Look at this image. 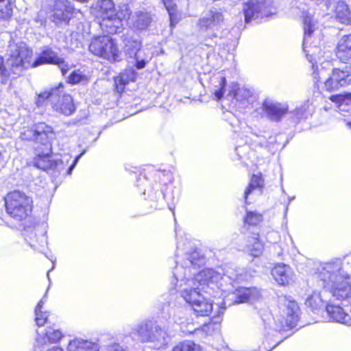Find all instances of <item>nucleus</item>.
Masks as SVG:
<instances>
[{"mask_svg": "<svg viewBox=\"0 0 351 351\" xmlns=\"http://www.w3.org/2000/svg\"><path fill=\"white\" fill-rule=\"evenodd\" d=\"M84 152H82L80 155H79L78 156H77L75 158V159L74 160L73 164L69 167L68 170H67V173L69 175H70L73 171V169H74L75 166L76 165V164L77 163L79 159L80 158V157L84 154Z\"/></svg>", "mask_w": 351, "mask_h": 351, "instance_id": "nucleus-47", "label": "nucleus"}, {"mask_svg": "<svg viewBox=\"0 0 351 351\" xmlns=\"http://www.w3.org/2000/svg\"><path fill=\"white\" fill-rule=\"evenodd\" d=\"M204 264V258L196 250L191 253H186L182 263H177L173 269L174 279L171 281L176 288L180 292L181 296L189 304L194 312L199 316H207L213 311V306L204 293L216 298L219 293L207 287V284L202 285L191 276L197 269Z\"/></svg>", "mask_w": 351, "mask_h": 351, "instance_id": "nucleus-1", "label": "nucleus"}, {"mask_svg": "<svg viewBox=\"0 0 351 351\" xmlns=\"http://www.w3.org/2000/svg\"><path fill=\"white\" fill-rule=\"evenodd\" d=\"M271 275L280 285H287L293 281L294 273L292 269L285 264H278L271 269Z\"/></svg>", "mask_w": 351, "mask_h": 351, "instance_id": "nucleus-17", "label": "nucleus"}, {"mask_svg": "<svg viewBox=\"0 0 351 351\" xmlns=\"http://www.w3.org/2000/svg\"><path fill=\"white\" fill-rule=\"evenodd\" d=\"M287 210H288V207L287 206L286 209H285V214L287 213Z\"/></svg>", "mask_w": 351, "mask_h": 351, "instance_id": "nucleus-53", "label": "nucleus"}, {"mask_svg": "<svg viewBox=\"0 0 351 351\" xmlns=\"http://www.w3.org/2000/svg\"><path fill=\"white\" fill-rule=\"evenodd\" d=\"M49 271H48V272H47V277H48L49 279Z\"/></svg>", "mask_w": 351, "mask_h": 351, "instance_id": "nucleus-52", "label": "nucleus"}, {"mask_svg": "<svg viewBox=\"0 0 351 351\" xmlns=\"http://www.w3.org/2000/svg\"><path fill=\"white\" fill-rule=\"evenodd\" d=\"M134 331L138 335L141 341L152 343L156 349L165 348L170 340L165 329L150 321L140 324Z\"/></svg>", "mask_w": 351, "mask_h": 351, "instance_id": "nucleus-8", "label": "nucleus"}, {"mask_svg": "<svg viewBox=\"0 0 351 351\" xmlns=\"http://www.w3.org/2000/svg\"><path fill=\"white\" fill-rule=\"evenodd\" d=\"M252 94L253 90L250 88L245 86L239 87L237 83H232L231 85L230 95H232L238 101L247 99L252 97Z\"/></svg>", "mask_w": 351, "mask_h": 351, "instance_id": "nucleus-29", "label": "nucleus"}, {"mask_svg": "<svg viewBox=\"0 0 351 351\" xmlns=\"http://www.w3.org/2000/svg\"><path fill=\"white\" fill-rule=\"evenodd\" d=\"M263 219L262 215L256 211H247L245 218V223L249 226H256Z\"/></svg>", "mask_w": 351, "mask_h": 351, "instance_id": "nucleus-36", "label": "nucleus"}, {"mask_svg": "<svg viewBox=\"0 0 351 351\" xmlns=\"http://www.w3.org/2000/svg\"><path fill=\"white\" fill-rule=\"evenodd\" d=\"M326 309L328 315L333 321L351 326V306L343 309L339 306L328 304Z\"/></svg>", "mask_w": 351, "mask_h": 351, "instance_id": "nucleus-18", "label": "nucleus"}, {"mask_svg": "<svg viewBox=\"0 0 351 351\" xmlns=\"http://www.w3.org/2000/svg\"><path fill=\"white\" fill-rule=\"evenodd\" d=\"M95 10L100 27L108 34L117 33L122 25V21L130 15L127 5L119 7V10L117 11L112 0L98 1Z\"/></svg>", "mask_w": 351, "mask_h": 351, "instance_id": "nucleus-5", "label": "nucleus"}, {"mask_svg": "<svg viewBox=\"0 0 351 351\" xmlns=\"http://www.w3.org/2000/svg\"><path fill=\"white\" fill-rule=\"evenodd\" d=\"M169 313L170 315L173 316V319L176 323L182 324L184 322V313L180 308H172Z\"/></svg>", "mask_w": 351, "mask_h": 351, "instance_id": "nucleus-41", "label": "nucleus"}, {"mask_svg": "<svg viewBox=\"0 0 351 351\" xmlns=\"http://www.w3.org/2000/svg\"><path fill=\"white\" fill-rule=\"evenodd\" d=\"M243 280L242 274L232 267L217 269L207 268L196 274V280L200 284H207L208 288L218 291L219 296H223L222 302L217 304V310L213 317L219 319L227 306L252 302L261 298V291L256 287H239L233 290V283Z\"/></svg>", "mask_w": 351, "mask_h": 351, "instance_id": "nucleus-2", "label": "nucleus"}, {"mask_svg": "<svg viewBox=\"0 0 351 351\" xmlns=\"http://www.w3.org/2000/svg\"><path fill=\"white\" fill-rule=\"evenodd\" d=\"M217 80L220 86V88L214 90V95L217 100L222 98L224 94V88L226 83V77L221 75L217 77Z\"/></svg>", "mask_w": 351, "mask_h": 351, "instance_id": "nucleus-39", "label": "nucleus"}, {"mask_svg": "<svg viewBox=\"0 0 351 351\" xmlns=\"http://www.w3.org/2000/svg\"><path fill=\"white\" fill-rule=\"evenodd\" d=\"M337 17L342 23H348L351 21V12L344 2H339L336 8Z\"/></svg>", "mask_w": 351, "mask_h": 351, "instance_id": "nucleus-32", "label": "nucleus"}, {"mask_svg": "<svg viewBox=\"0 0 351 351\" xmlns=\"http://www.w3.org/2000/svg\"><path fill=\"white\" fill-rule=\"evenodd\" d=\"M108 351H125L119 344L112 343L108 346Z\"/></svg>", "mask_w": 351, "mask_h": 351, "instance_id": "nucleus-46", "label": "nucleus"}, {"mask_svg": "<svg viewBox=\"0 0 351 351\" xmlns=\"http://www.w3.org/2000/svg\"><path fill=\"white\" fill-rule=\"evenodd\" d=\"M68 351H99L97 343L76 338L69 341Z\"/></svg>", "mask_w": 351, "mask_h": 351, "instance_id": "nucleus-23", "label": "nucleus"}, {"mask_svg": "<svg viewBox=\"0 0 351 351\" xmlns=\"http://www.w3.org/2000/svg\"><path fill=\"white\" fill-rule=\"evenodd\" d=\"M55 132L51 126L45 123H38L29 128H23L20 138L23 141H34L41 147H36V156L34 159V166L44 171L49 169L60 172L64 168L61 160H51V141L55 138Z\"/></svg>", "mask_w": 351, "mask_h": 351, "instance_id": "nucleus-3", "label": "nucleus"}, {"mask_svg": "<svg viewBox=\"0 0 351 351\" xmlns=\"http://www.w3.org/2000/svg\"><path fill=\"white\" fill-rule=\"evenodd\" d=\"M58 94V88H56L44 91L37 95L35 103L38 107H40L43 106L45 101L48 99L52 104L53 100L57 97Z\"/></svg>", "mask_w": 351, "mask_h": 351, "instance_id": "nucleus-31", "label": "nucleus"}, {"mask_svg": "<svg viewBox=\"0 0 351 351\" xmlns=\"http://www.w3.org/2000/svg\"><path fill=\"white\" fill-rule=\"evenodd\" d=\"M4 199L7 213L16 221H22L32 212L33 200L23 192L11 191Z\"/></svg>", "mask_w": 351, "mask_h": 351, "instance_id": "nucleus-6", "label": "nucleus"}, {"mask_svg": "<svg viewBox=\"0 0 351 351\" xmlns=\"http://www.w3.org/2000/svg\"><path fill=\"white\" fill-rule=\"evenodd\" d=\"M165 6L166 7L167 10L169 12V17H170V21H171V26L173 27L176 24V22L174 21L173 19V4L172 3L171 0H162Z\"/></svg>", "mask_w": 351, "mask_h": 351, "instance_id": "nucleus-43", "label": "nucleus"}, {"mask_svg": "<svg viewBox=\"0 0 351 351\" xmlns=\"http://www.w3.org/2000/svg\"><path fill=\"white\" fill-rule=\"evenodd\" d=\"M56 88H58V94L52 104L53 110L65 116L73 114L76 110V107L72 97L64 92L62 86L60 85Z\"/></svg>", "mask_w": 351, "mask_h": 351, "instance_id": "nucleus-16", "label": "nucleus"}, {"mask_svg": "<svg viewBox=\"0 0 351 351\" xmlns=\"http://www.w3.org/2000/svg\"><path fill=\"white\" fill-rule=\"evenodd\" d=\"M264 180L261 175H253L251 178L248 186L246 188L243 194L245 204L250 203L248 202V198L250 195H254L255 194L260 195L262 192Z\"/></svg>", "mask_w": 351, "mask_h": 351, "instance_id": "nucleus-25", "label": "nucleus"}, {"mask_svg": "<svg viewBox=\"0 0 351 351\" xmlns=\"http://www.w3.org/2000/svg\"><path fill=\"white\" fill-rule=\"evenodd\" d=\"M47 301L46 294L43 298L38 302L34 309L35 314V322L38 327L43 326L47 323L48 317L49 316V312L43 311V304Z\"/></svg>", "mask_w": 351, "mask_h": 351, "instance_id": "nucleus-28", "label": "nucleus"}, {"mask_svg": "<svg viewBox=\"0 0 351 351\" xmlns=\"http://www.w3.org/2000/svg\"><path fill=\"white\" fill-rule=\"evenodd\" d=\"M351 84V65L334 68L330 77L324 82V86L328 91H335L341 87Z\"/></svg>", "mask_w": 351, "mask_h": 351, "instance_id": "nucleus-13", "label": "nucleus"}, {"mask_svg": "<svg viewBox=\"0 0 351 351\" xmlns=\"http://www.w3.org/2000/svg\"><path fill=\"white\" fill-rule=\"evenodd\" d=\"M141 48V43L138 40H128L125 44L126 51L130 57L142 53Z\"/></svg>", "mask_w": 351, "mask_h": 351, "instance_id": "nucleus-35", "label": "nucleus"}, {"mask_svg": "<svg viewBox=\"0 0 351 351\" xmlns=\"http://www.w3.org/2000/svg\"><path fill=\"white\" fill-rule=\"evenodd\" d=\"M318 29V23L313 16L306 14L304 16V40L303 50L306 52V56L308 61L312 64V68L314 70L313 75L314 78L319 80V73L316 72L317 69V52L320 53V50L316 46H311V38L315 31Z\"/></svg>", "mask_w": 351, "mask_h": 351, "instance_id": "nucleus-10", "label": "nucleus"}, {"mask_svg": "<svg viewBox=\"0 0 351 351\" xmlns=\"http://www.w3.org/2000/svg\"><path fill=\"white\" fill-rule=\"evenodd\" d=\"M47 351H64V350L60 347L54 346L51 349L48 350Z\"/></svg>", "mask_w": 351, "mask_h": 351, "instance_id": "nucleus-49", "label": "nucleus"}, {"mask_svg": "<svg viewBox=\"0 0 351 351\" xmlns=\"http://www.w3.org/2000/svg\"><path fill=\"white\" fill-rule=\"evenodd\" d=\"M245 23L262 19L275 13L271 0H245L242 8Z\"/></svg>", "mask_w": 351, "mask_h": 351, "instance_id": "nucleus-11", "label": "nucleus"}, {"mask_svg": "<svg viewBox=\"0 0 351 351\" xmlns=\"http://www.w3.org/2000/svg\"><path fill=\"white\" fill-rule=\"evenodd\" d=\"M348 125L351 126V123H348Z\"/></svg>", "mask_w": 351, "mask_h": 351, "instance_id": "nucleus-54", "label": "nucleus"}, {"mask_svg": "<svg viewBox=\"0 0 351 351\" xmlns=\"http://www.w3.org/2000/svg\"><path fill=\"white\" fill-rule=\"evenodd\" d=\"M37 333L38 336L36 338L35 346L38 348H43L47 343H57L62 337V332L52 327H49L44 333L39 332Z\"/></svg>", "mask_w": 351, "mask_h": 351, "instance_id": "nucleus-21", "label": "nucleus"}, {"mask_svg": "<svg viewBox=\"0 0 351 351\" xmlns=\"http://www.w3.org/2000/svg\"><path fill=\"white\" fill-rule=\"evenodd\" d=\"M134 58L136 60L135 66L138 69L144 68L148 62L147 60L142 58L141 53H138L136 56H134Z\"/></svg>", "mask_w": 351, "mask_h": 351, "instance_id": "nucleus-45", "label": "nucleus"}, {"mask_svg": "<svg viewBox=\"0 0 351 351\" xmlns=\"http://www.w3.org/2000/svg\"><path fill=\"white\" fill-rule=\"evenodd\" d=\"M172 351H202V349L199 344L186 340L175 346Z\"/></svg>", "mask_w": 351, "mask_h": 351, "instance_id": "nucleus-34", "label": "nucleus"}, {"mask_svg": "<svg viewBox=\"0 0 351 351\" xmlns=\"http://www.w3.org/2000/svg\"><path fill=\"white\" fill-rule=\"evenodd\" d=\"M300 308L295 301H288L286 304V317L285 321L278 320V322L273 323L274 319H269L265 323V331L267 340H269V336L274 337L276 334L286 328H292L296 326L299 320Z\"/></svg>", "mask_w": 351, "mask_h": 351, "instance_id": "nucleus-9", "label": "nucleus"}, {"mask_svg": "<svg viewBox=\"0 0 351 351\" xmlns=\"http://www.w3.org/2000/svg\"><path fill=\"white\" fill-rule=\"evenodd\" d=\"M0 75L2 84L6 83L10 75V71L4 66L3 58L1 56H0Z\"/></svg>", "mask_w": 351, "mask_h": 351, "instance_id": "nucleus-40", "label": "nucleus"}, {"mask_svg": "<svg viewBox=\"0 0 351 351\" xmlns=\"http://www.w3.org/2000/svg\"><path fill=\"white\" fill-rule=\"evenodd\" d=\"M263 250V244L258 239V235L254 234L251 240L248 241L246 246V250L254 257L260 256Z\"/></svg>", "mask_w": 351, "mask_h": 351, "instance_id": "nucleus-30", "label": "nucleus"}, {"mask_svg": "<svg viewBox=\"0 0 351 351\" xmlns=\"http://www.w3.org/2000/svg\"><path fill=\"white\" fill-rule=\"evenodd\" d=\"M60 58L56 51L52 50L51 48L47 47L44 49L40 56L33 62L32 66L36 67L43 64H56Z\"/></svg>", "mask_w": 351, "mask_h": 351, "instance_id": "nucleus-27", "label": "nucleus"}, {"mask_svg": "<svg viewBox=\"0 0 351 351\" xmlns=\"http://www.w3.org/2000/svg\"><path fill=\"white\" fill-rule=\"evenodd\" d=\"M223 21V16L217 9H211L199 19L200 28L213 29L219 25Z\"/></svg>", "mask_w": 351, "mask_h": 351, "instance_id": "nucleus-20", "label": "nucleus"}, {"mask_svg": "<svg viewBox=\"0 0 351 351\" xmlns=\"http://www.w3.org/2000/svg\"><path fill=\"white\" fill-rule=\"evenodd\" d=\"M315 280H319L318 287H322L326 292L339 300L351 298V275L343 269L339 259L322 263L314 274Z\"/></svg>", "mask_w": 351, "mask_h": 351, "instance_id": "nucleus-4", "label": "nucleus"}, {"mask_svg": "<svg viewBox=\"0 0 351 351\" xmlns=\"http://www.w3.org/2000/svg\"><path fill=\"white\" fill-rule=\"evenodd\" d=\"M330 99L336 104L339 112H349L351 110V93L333 95L330 97Z\"/></svg>", "mask_w": 351, "mask_h": 351, "instance_id": "nucleus-26", "label": "nucleus"}, {"mask_svg": "<svg viewBox=\"0 0 351 351\" xmlns=\"http://www.w3.org/2000/svg\"><path fill=\"white\" fill-rule=\"evenodd\" d=\"M87 80L86 75L79 70L73 71L68 77V82L72 84L86 82Z\"/></svg>", "mask_w": 351, "mask_h": 351, "instance_id": "nucleus-37", "label": "nucleus"}, {"mask_svg": "<svg viewBox=\"0 0 351 351\" xmlns=\"http://www.w3.org/2000/svg\"><path fill=\"white\" fill-rule=\"evenodd\" d=\"M49 7L52 12L51 19L58 25L68 23L74 10L68 0H50Z\"/></svg>", "mask_w": 351, "mask_h": 351, "instance_id": "nucleus-14", "label": "nucleus"}, {"mask_svg": "<svg viewBox=\"0 0 351 351\" xmlns=\"http://www.w3.org/2000/svg\"><path fill=\"white\" fill-rule=\"evenodd\" d=\"M132 26L140 30L146 29L152 22V17L148 12L143 11L135 12L128 17Z\"/></svg>", "mask_w": 351, "mask_h": 351, "instance_id": "nucleus-22", "label": "nucleus"}, {"mask_svg": "<svg viewBox=\"0 0 351 351\" xmlns=\"http://www.w3.org/2000/svg\"><path fill=\"white\" fill-rule=\"evenodd\" d=\"M335 54L343 63L351 60V34L344 35L338 40Z\"/></svg>", "mask_w": 351, "mask_h": 351, "instance_id": "nucleus-19", "label": "nucleus"}, {"mask_svg": "<svg viewBox=\"0 0 351 351\" xmlns=\"http://www.w3.org/2000/svg\"><path fill=\"white\" fill-rule=\"evenodd\" d=\"M261 109L265 116L271 121L279 122L288 112L289 106L287 103H280L270 99L263 101Z\"/></svg>", "mask_w": 351, "mask_h": 351, "instance_id": "nucleus-15", "label": "nucleus"}, {"mask_svg": "<svg viewBox=\"0 0 351 351\" xmlns=\"http://www.w3.org/2000/svg\"><path fill=\"white\" fill-rule=\"evenodd\" d=\"M89 51L93 55L108 60L117 61L119 58L117 45L108 36L93 38L89 45Z\"/></svg>", "mask_w": 351, "mask_h": 351, "instance_id": "nucleus-12", "label": "nucleus"}, {"mask_svg": "<svg viewBox=\"0 0 351 351\" xmlns=\"http://www.w3.org/2000/svg\"><path fill=\"white\" fill-rule=\"evenodd\" d=\"M58 66L63 75H65L68 71L70 69L69 65L62 58H60L59 60L56 63Z\"/></svg>", "mask_w": 351, "mask_h": 351, "instance_id": "nucleus-44", "label": "nucleus"}, {"mask_svg": "<svg viewBox=\"0 0 351 351\" xmlns=\"http://www.w3.org/2000/svg\"><path fill=\"white\" fill-rule=\"evenodd\" d=\"M7 64L12 72L20 75L22 71L30 64L32 51L23 42L10 40L8 47Z\"/></svg>", "mask_w": 351, "mask_h": 351, "instance_id": "nucleus-7", "label": "nucleus"}, {"mask_svg": "<svg viewBox=\"0 0 351 351\" xmlns=\"http://www.w3.org/2000/svg\"><path fill=\"white\" fill-rule=\"evenodd\" d=\"M313 280L316 282V285H313V290L312 291V293L309 294L307 297L305 304L312 310H315L323 306L324 300L320 291L322 287H318L319 280H315L313 277Z\"/></svg>", "mask_w": 351, "mask_h": 351, "instance_id": "nucleus-24", "label": "nucleus"}, {"mask_svg": "<svg viewBox=\"0 0 351 351\" xmlns=\"http://www.w3.org/2000/svg\"><path fill=\"white\" fill-rule=\"evenodd\" d=\"M130 76H128L126 73H122L114 79L116 90L119 93H121L124 89V86L130 81H134L136 77V73L130 71Z\"/></svg>", "mask_w": 351, "mask_h": 351, "instance_id": "nucleus-33", "label": "nucleus"}, {"mask_svg": "<svg viewBox=\"0 0 351 351\" xmlns=\"http://www.w3.org/2000/svg\"><path fill=\"white\" fill-rule=\"evenodd\" d=\"M29 245H30V246H31L32 247H33V248H35V247H36L35 244H34V243H31V242H29Z\"/></svg>", "mask_w": 351, "mask_h": 351, "instance_id": "nucleus-51", "label": "nucleus"}, {"mask_svg": "<svg viewBox=\"0 0 351 351\" xmlns=\"http://www.w3.org/2000/svg\"><path fill=\"white\" fill-rule=\"evenodd\" d=\"M12 13L10 0H0V19L9 17Z\"/></svg>", "mask_w": 351, "mask_h": 351, "instance_id": "nucleus-38", "label": "nucleus"}, {"mask_svg": "<svg viewBox=\"0 0 351 351\" xmlns=\"http://www.w3.org/2000/svg\"><path fill=\"white\" fill-rule=\"evenodd\" d=\"M45 234L46 232H44L38 239H36L40 245H43L44 243L47 242Z\"/></svg>", "mask_w": 351, "mask_h": 351, "instance_id": "nucleus-48", "label": "nucleus"}, {"mask_svg": "<svg viewBox=\"0 0 351 351\" xmlns=\"http://www.w3.org/2000/svg\"><path fill=\"white\" fill-rule=\"evenodd\" d=\"M306 112V108L304 106H300L299 108H296L293 111L291 112L293 116V119L294 121H299L302 119L304 118V114Z\"/></svg>", "mask_w": 351, "mask_h": 351, "instance_id": "nucleus-42", "label": "nucleus"}, {"mask_svg": "<svg viewBox=\"0 0 351 351\" xmlns=\"http://www.w3.org/2000/svg\"><path fill=\"white\" fill-rule=\"evenodd\" d=\"M177 248H178V250H180V249H182V244H181V242H180V241H178V244H177Z\"/></svg>", "mask_w": 351, "mask_h": 351, "instance_id": "nucleus-50", "label": "nucleus"}]
</instances>
